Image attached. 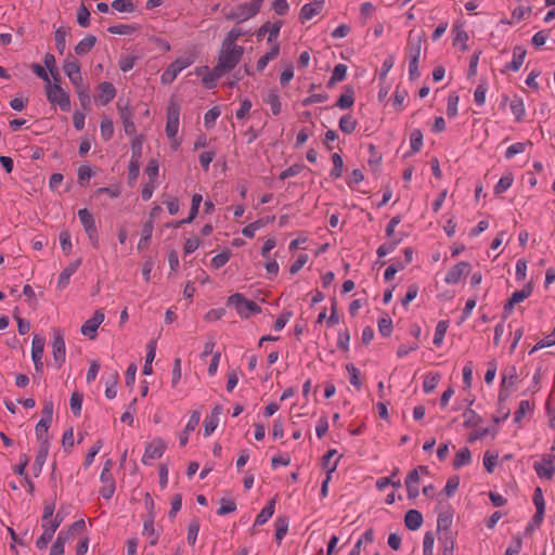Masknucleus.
Masks as SVG:
<instances>
[{"label":"nucleus","mask_w":555,"mask_h":555,"mask_svg":"<svg viewBox=\"0 0 555 555\" xmlns=\"http://www.w3.org/2000/svg\"><path fill=\"white\" fill-rule=\"evenodd\" d=\"M228 306H233L241 318L247 319L251 313H260L261 307L244 295L235 293L228 298Z\"/></svg>","instance_id":"obj_3"},{"label":"nucleus","mask_w":555,"mask_h":555,"mask_svg":"<svg viewBox=\"0 0 555 555\" xmlns=\"http://www.w3.org/2000/svg\"><path fill=\"white\" fill-rule=\"evenodd\" d=\"M398 470H399L398 468H395L390 477H382V478L377 479V481H376L377 489L382 491L389 485H391L395 488H400L401 487L400 479H397V480L393 479L395 476L398 474Z\"/></svg>","instance_id":"obj_37"},{"label":"nucleus","mask_w":555,"mask_h":555,"mask_svg":"<svg viewBox=\"0 0 555 555\" xmlns=\"http://www.w3.org/2000/svg\"><path fill=\"white\" fill-rule=\"evenodd\" d=\"M143 150V141L142 137H135L131 142V160L140 162Z\"/></svg>","instance_id":"obj_48"},{"label":"nucleus","mask_w":555,"mask_h":555,"mask_svg":"<svg viewBox=\"0 0 555 555\" xmlns=\"http://www.w3.org/2000/svg\"><path fill=\"white\" fill-rule=\"evenodd\" d=\"M80 264L81 259H76L75 261L68 263V266L60 273L57 281L59 289H64L65 287H67L70 276L78 270Z\"/></svg>","instance_id":"obj_17"},{"label":"nucleus","mask_w":555,"mask_h":555,"mask_svg":"<svg viewBox=\"0 0 555 555\" xmlns=\"http://www.w3.org/2000/svg\"><path fill=\"white\" fill-rule=\"evenodd\" d=\"M237 37H225L222 42L216 72H224L225 74L232 70L241 61L244 54V48L235 43Z\"/></svg>","instance_id":"obj_1"},{"label":"nucleus","mask_w":555,"mask_h":555,"mask_svg":"<svg viewBox=\"0 0 555 555\" xmlns=\"http://www.w3.org/2000/svg\"><path fill=\"white\" fill-rule=\"evenodd\" d=\"M526 54H527V51L522 47L516 46L513 49V60L504 66V72L505 70H512V72L519 70V68L521 67V65L524 63Z\"/></svg>","instance_id":"obj_20"},{"label":"nucleus","mask_w":555,"mask_h":555,"mask_svg":"<svg viewBox=\"0 0 555 555\" xmlns=\"http://www.w3.org/2000/svg\"><path fill=\"white\" fill-rule=\"evenodd\" d=\"M100 479L103 483L100 494L103 499H111L115 492V480L112 474H101Z\"/></svg>","instance_id":"obj_23"},{"label":"nucleus","mask_w":555,"mask_h":555,"mask_svg":"<svg viewBox=\"0 0 555 555\" xmlns=\"http://www.w3.org/2000/svg\"><path fill=\"white\" fill-rule=\"evenodd\" d=\"M325 0H313L302 5L300 11V20L307 22L320 14L324 8Z\"/></svg>","instance_id":"obj_13"},{"label":"nucleus","mask_w":555,"mask_h":555,"mask_svg":"<svg viewBox=\"0 0 555 555\" xmlns=\"http://www.w3.org/2000/svg\"><path fill=\"white\" fill-rule=\"evenodd\" d=\"M263 101L270 105L273 115L281 113L280 96L274 90L269 91Z\"/></svg>","instance_id":"obj_36"},{"label":"nucleus","mask_w":555,"mask_h":555,"mask_svg":"<svg viewBox=\"0 0 555 555\" xmlns=\"http://www.w3.org/2000/svg\"><path fill=\"white\" fill-rule=\"evenodd\" d=\"M463 416L465 418L464 426L465 427H476L481 421L480 416L472 409H467Z\"/></svg>","instance_id":"obj_49"},{"label":"nucleus","mask_w":555,"mask_h":555,"mask_svg":"<svg viewBox=\"0 0 555 555\" xmlns=\"http://www.w3.org/2000/svg\"><path fill=\"white\" fill-rule=\"evenodd\" d=\"M180 107L177 103L171 102L167 108L166 134L169 139L175 140L173 149L180 145V141L176 140L179 129Z\"/></svg>","instance_id":"obj_6"},{"label":"nucleus","mask_w":555,"mask_h":555,"mask_svg":"<svg viewBox=\"0 0 555 555\" xmlns=\"http://www.w3.org/2000/svg\"><path fill=\"white\" fill-rule=\"evenodd\" d=\"M54 532L48 528H43V533L37 539L36 546L40 550L47 547L48 543L52 540Z\"/></svg>","instance_id":"obj_63"},{"label":"nucleus","mask_w":555,"mask_h":555,"mask_svg":"<svg viewBox=\"0 0 555 555\" xmlns=\"http://www.w3.org/2000/svg\"><path fill=\"white\" fill-rule=\"evenodd\" d=\"M452 525V515L448 512H442L438 515L437 519V528L439 531L446 532L450 531V526Z\"/></svg>","instance_id":"obj_43"},{"label":"nucleus","mask_w":555,"mask_h":555,"mask_svg":"<svg viewBox=\"0 0 555 555\" xmlns=\"http://www.w3.org/2000/svg\"><path fill=\"white\" fill-rule=\"evenodd\" d=\"M378 331L384 337L390 336L392 332V321L389 317L379 319Z\"/></svg>","instance_id":"obj_57"},{"label":"nucleus","mask_w":555,"mask_h":555,"mask_svg":"<svg viewBox=\"0 0 555 555\" xmlns=\"http://www.w3.org/2000/svg\"><path fill=\"white\" fill-rule=\"evenodd\" d=\"M222 411H223L222 405L217 404V405L214 406V409L211 410L210 414H208L205 417V421H204V435L206 437L210 436L215 431V429L217 428V426L219 424V416L222 413Z\"/></svg>","instance_id":"obj_15"},{"label":"nucleus","mask_w":555,"mask_h":555,"mask_svg":"<svg viewBox=\"0 0 555 555\" xmlns=\"http://www.w3.org/2000/svg\"><path fill=\"white\" fill-rule=\"evenodd\" d=\"M423 40L422 37H414L408 41L406 55L409 62H418L422 55Z\"/></svg>","instance_id":"obj_19"},{"label":"nucleus","mask_w":555,"mask_h":555,"mask_svg":"<svg viewBox=\"0 0 555 555\" xmlns=\"http://www.w3.org/2000/svg\"><path fill=\"white\" fill-rule=\"evenodd\" d=\"M199 531V521L197 519H192L188 527V543L190 545H194L197 539V534Z\"/></svg>","instance_id":"obj_50"},{"label":"nucleus","mask_w":555,"mask_h":555,"mask_svg":"<svg viewBox=\"0 0 555 555\" xmlns=\"http://www.w3.org/2000/svg\"><path fill=\"white\" fill-rule=\"evenodd\" d=\"M438 540L441 544L442 555H454V538L451 531L440 533Z\"/></svg>","instance_id":"obj_26"},{"label":"nucleus","mask_w":555,"mask_h":555,"mask_svg":"<svg viewBox=\"0 0 555 555\" xmlns=\"http://www.w3.org/2000/svg\"><path fill=\"white\" fill-rule=\"evenodd\" d=\"M418 483H420V475L418 469H413L409 473L405 478V487L408 491L409 499H415L418 493Z\"/></svg>","instance_id":"obj_22"},{"label":"nucleus","mask_w":555,"mask_h":555,"mask_svg":"<svg viewBox=\"0 0 555 555\" xmlns=\"http://www.w3.org/2000/svg\"><path fill=\"white\" fill-rule=\"evenodd\" d=\"M138 56L135 55H121L119 59V68L122 72H128L133 68Z\"/></svg>","instance_id":"obj_52"},{"label":"nucleus","mask_w":555,"mask_h":555,"mask_svg":"<svg viewBox=\"0 0 555 555\" xmlns=\"http://www.w3.org/2000/svg\"><path fill=\"white\" fill-rule=\"evenodd\" d=\"M236 509V504L233 500H221V506L218 508L217 514L220 516L230 514Z\"/></svg>","instance_id":"obj_62"},{"label":"nucleus","mask_w":555,"mask_h":555,"mask_svg":"<svg viewBox=\"0 0 555 555\" xmlns=\"http://www.w3.org/2000/svg\"><path fill=\"white\" fill-rule=\"evenodd\" d=\"M263 0H250L247 3L240 4L227 13L228 18L237 23L245 22L254 17L260 10Z\"/></svg>","instance_id":"obj_4"},{"label":"nucleus","mask_w":555,"mask_h":555,"mask_svg":"<svg viewBox=\"0 0 555 555\" xmlns=\"http://www.w3.org/2000/svg\"><path fill=\"white\" fill-rule=\"evenodd\" d=\"M48 453H49V443H46V442L41 443L40 448L36 454L34 464H33V469L35 472V476H38L41 473L42 467L48 457Z\"/></svg>","instance_id":"obj_24"},{"label":"nucleus","mask_w":555,"mask_h":555,"mask_svg":"<svg viewBox=\"0 0 555 555\" xmlns=\"http://www.w3.org/2000/svg\"><path fill=\"white\" fill-rule=\"evenodd\" d=\"M305 166L302 164H294L291 167L286 168L280 173V179L285 180L287 178L299 175L304 170Z\"/></svg>","instance_id":"obj_54"},{"label":"nucleus","mask_w":555,"mask_h":555,"mask_svg":"<svg viewBox=\"0 0 555 555\" xmlns=\"http://www.w3.org/2000/svg\"><path fill=\"white\" fill-rule=\"evenodd\" d=\"M470 272V264L466 261H461L453 266L446 274L444 282L447 284H456L463 276Z\"/></svg>","instance_id":"obj_11"},{"label":"nucleus","mask_w":555,"mask_h":555,"mask_svg":"<svg viewBox=\"0 0 555 555\" xmlns=\"http://www.w3.org/2000/svg\"><path fill=\"white\" fill-rule=\"evenodd\" d=\"M332 160H333V169L331 170L330 176L333 179H338L341 177V173H343V168H344L343 158L338 153H334L332 155Z\"/></svg>","instance_id":"obj_42"},{"label":"nucleus","mask_w":555,"mask_h":555,"mask_svg":"<svg viewBox=\"0 0 555 555\" xmlns=\"http://www.w3.org/2000/svg\"><path fill=\"white\" fill-rule=\"evenodd\" d=\"M534 470L540 478L551 479L554 472V465L551 456L543 457L541 461L534 462Z\"/></svg>","instance_id":"obj_18"},{"label":"nucleus","mask_w":555,"mask_h":555,"mask_svg":"<svg viewBox=\"0 0 555 555\" xmlns=\"http://www.w3.org/2000/svg\"><path fill=\"white\" fill-rule=\"evenodd\" d=\"M99 99L103 105L109 103L116 95V89L112 82H102L99 86Z\"/></svg>","instance_id":"obj_27"},{"label":"nucleus","mask_w":555,"mask_h":555,"mask_svg":"<svg viewBox=\"0 0 555 555\" xmlns=\"http://www.w3.org/2000/svg\"><path fill=\"white\" fill-rule=\"evenodd\" d=\"M197 57L195 49L188 51L184 55L173 61L162 74L160 80L164 85L171 83L178 74L184 68L191 66Z\"/></svg>","instance_id":"obj_2"},{"label":"nucleus","mask_w":555,"mask_h":555,"mask_svg":"<svg viewBox=\"0 0 555 555\" xmlns=\"http://www.w3.org/2000/svg\"><path fill=\"white\" fill-rule=\"evenodd\" d=\"M448 326V321L443 320L438 322L434 336V344L436 346H440L442 344Z\"/></svg>","instance_id":"obj_45"},{"label":"nucleus","mask_w":555,"mask_h":555,"mask_svg":"<svg viewBox=\"0 0 555 555\" xmlns=\"http://www.w3.org/2000/svg\"><path fill=\"white\" fill-rule=\"evenodd\" d=\"M281 30V22L267 23L261 26L258 35H279Z\"/></svg>","instance_id":"obj_51"},{"label":"nucleus","mask_w":555,"mask_h":555,"mask_svg":"<svg viewBox=\"0 0 555 555\" xmlns=\"http://www.w3.org/2000/svg\"><path fill=\"white\" fill-rule=\"evenodd\" d=\"M52 353L54 363L61 367L65 362L66 349L64 335L60 328H53Z\"/></svg>","instance_id":"obj_9"},{"label":"nucleus","mask_w":555,"mask_h":555,"mask_svg":"<svg viewBox=\"0 0 555 555\" xmlns=\"http://www.w3.org/2000/svg\"><path fill=\"white\" fill-rule=\"evenodd\" d=\"M533 503L535 505L537 512L533 515L531 521L526 527V532L533 531L535 528H538L541 525V522L543 520L544 511H545V502H544L542 490L539 487L535 488V490L533 492Z\"/></svg>","instance_id":"obj_8"},{"label":"nucleus","mask_w":555,"mask_h":555,"mask_svg":"<svg viewBox=\"0 0 555 555\" xmlns=\"http://www.w3.org/2000/svg\"><path fill=\"white\" fill-rule=\"evenodd\" d=\"M230 256H231L230 250H225V251H222V253L216 255L211 259V266L215 269H219V268L223 267L229 261Z\"/></svg>","instance_id":"obj_60"},{"label":"nucleus","mask_w":555,"mask_h":555,"mask_svg":"<svg viewBox=\"0 0 555 555\" xmlns=\"http://www.w3.org/2000/svg\"><path fill=\"white\" fill-rule=\"evenodd\" d=\"M112 8L118 12H132L134 5L130 0H114Z\"/></svg>","instance_id":"obj_59"},{"label":"nucleus","mask_w":555,"mask_h":555,"mask_svg":"<svg viewBox=\"0 0 555 555\" xmlns=\"http://www.w3.org/2000/svg\"><path fill=\"white\" fill-rule=\"evenodd\" d=\"M459 95L451 93L448 96L447 115L449 117H455L457 114Z\"/></svg>","instance_id":"obj_55"},{"label":"nucleus","mask_w":555,"mask_h":555,"mask_svg":"<svg viewBox=\"0 0 555 555\" xmlns=\"http://www.w3.org/2000/svg\"><path fill=\"white\" fill-rule=\"evenodd\" d=\"M153 229H154V225H153V221L152 220H149V221H146L143 224V227H142V235H141V238H140L139 243H138V249L139 250L144 249V248H146L149 246L151 237H152Z\"/></svg>","instance_id":"obj_30"},{"label":"nucleus","mask_w":555,"mask_h":555,"mask_svg":"<svg viewBox=\"0 0 555 555\" xmlns=\"http://www.w3.org/2000/svg\"><path fill=\"white\" fill-rule=\"evenodd\" d=\"M513 183V177L511 175L502 177L496 185L494 186V193L501 194L511 188Z\"/></svg>","instance_id":"obj_61"},{"label":"nucleus","mask_w":555,"mask_h":555,"mask_svg":"<svg viewBox=\"0 0 555 555\" xmlns=\"http://www.w3.org/2000/svg\"><path fill=\"white\" fill-rule=\"evenodd\" d=\"M118 108H119V115H120V119L122 121L124 130H125L126 134H128V135L134 134L137 129H135V125L132 120V117H133L132 109L128 106H121L120 104H118Z\"/></svg>","instance_id":"obj_16"},{"label":"nucleus","mask_w":555,"mask_h":555,"mask_svg":"<svg viewBox=\"0 0 555 555\" xmlns=\"http://www.w3.org/2000/svg\"><path fill=\"white\" fill-rule=\"evenodd\" d=\"M78 217H79V220L89 237L91 245L94 248H98L99 247V234H98V229L95 225V220H94L93 215L87 208H82V209L78 210Z\"/></svg>","instance_id":"obj_7"},{"label":"nucleus","mask_w":555,"mask_h":555,"mask_svg":"<svg viewBox=\"0 0 555 555\" xmlns=\"http://www.w3.org/2000/svg\"><path fill=\"white\" fill-rule=\"evenodd\" d=\"M440 379V375L438 373L436 374H428L423 383V389L426 393H429L435 390Z\"/></svg>","instance_id":"obj_47"},{"label":"nucleus","mask_w":555,"mask_h":555,"mask_svg":"<svg viewBox=\"0 0 555 555\" xmlns=\"http://www.w3.org/2000/svg\"><path fill=\"white\" fill-rule=\"evenodd\" d=\"M203 72H207L206 75L203 76V83L207 89H212L217 86V81L225 75L224 72H216V66L212 67L211 70H208V66H202L196 69L197 75H202Z\"/></svg>","instance_id":"obj_14"},{"label":"nucleus","mask_w":555,"mask_h":555,"mask_svg":"<svg viewBox=\"0 0 555 555\" xmlns=\"http://www.w3.org/2000/svg\"><path fill=\"white\" fill-rule=\"evenodd\" d=\"M472 461V454L468 448L461 449L453 461V466L455 469L469 464Z\"/></svg>","instance_id":"obj_35"},{"label":"nucleus","mask_w":555,"mask_h":555,"mask_svg":"<svg viewBox=\"0 0 555 555\" xmlns=\"http://www.w3.org/2000/svg\"><path fill=\"white\" fill-rule=\"evenodd\" d=\"M347 66L345 64H337L332 73V77L327 82V87L332 88L337 82L343 81L346 78Z\"/></svg>","instance_id":"obj_34"},{"label":"nucleus","mask_w":555,"mask_h":555,"mask_svg":"<svg viewBox=\"0 0 555 555\" xmlns=\"http://www.w3.org/2000/svg\"><path fill=\"white\" fill-rule=\"evenodd\" d=\"M412 153L418 152L423 146V133L420 129H414L410 134Z\"/></svg>","instance_id":"obj_44"},{"label":"nucleus","mask_w":555,"mask_h":555,"mask_svg":"<svg viewBox=\"0 0 555 555\" xmlns=\"http://www.w3.org/2000/svg\"><path fill=\"white\" fill-rule=\"evenodd\" d=\"M50 424L51 423L40 420L36 425V428H35L36 437H37L38 441L40 442V444L43 442L49 443L48 429L50 427Z\"/></svg>","instance_id":"obj_40"},{"label":"nucleus","mask_w":555,"mask_h":555,"mask_svg":"<svg viewBox=\"0 0 555 555\" xmlns=\"http://www.w3.org/2000/svg\"><path fill=\"white\" fill-rule=\"evenodd\" d=\"M531 293H532L531 284L526 285L520 291L514 292L512 294L511 298L504 305V317L506 318L507 314H511L514 310L515 305L524 301L526 298H528L531 295Z\"/></svg>","instance_id":"obj_12"},{"label":"nucleus","mask_w":555,"mask_h":555,"mask_svg":"<svg viewBox=\"0 0 555 555\" xmlns=\"http://www.w3.org/2000/svg\"><path fill=\"white\" fill-rule=\"evenodd\" d=\"M423 524V515L417 509H410L404 516V525L410 530H417Z\"/></svg>","instance_id":"obj_25"},{"label":"nucleus","mask_w":555,"mask_h":555,"mask_svg":"<svg viewBox=\"0 0 555 555\" xmlns=\"http://www.w3.org/2000/svg\"><path fill=\"white\" fill-rule=\"evenodd\" d=\"M99 325H96L91 319L87 320L81 326V333L89 338H94Z\"/></svg>","instance_id":"obj_64"},{"label":"nucleus","mask_w":555,"mask_h":555,"mask_svg":"<svg viewBox=\"0 0 555 555\" xmlns=\"http://www.w3.org/2000/svg\"><path fill=\"white\" fill-rule=\"evenodd\" d=\"M114 134V126L111 119L104 118L101 121V135L105 141H108Z\"/></svg>","instance_id":"obj_53"},{"label":"nucleus","mask_w":555,"mask_h":555,"mask_svg":"<svg viewBox=\"0 0 555 555\" xmlns=\"http://www.w3.org/2000/svg\"><path fill=\"white\" fill-rule=\"evenodd\" d=\"M68 539V533L61 531L50 548V555H64V545Z\"/></svg>","instance_id":"obj_38"},{"label":"nucleus","mask_w":555,"mask_h":555,"mask_svg":"<svg viewBox=\"0 0 555 555\" xmlns=\"http://www.w3.org/2000/svg\"><path fill=\"white\" fill-rule=\"evenodd\" d=\"M166 447L165 441L160 438H156L152 442L147 443L142 457V463L144 465H149L151 464V461L162 457Z\"/></svg>","instance_id":"obj_10"},{"label":"nucleus","mask_w":555,"mask_h":555,"mask_svg":"<svg viewBox=\"0 0 555 555\" xmlns=\"http://www.w3.org/2000/svg\"><path fill=\"white\" fill-rule=\"evenodd\" d=\"M274 525H275V539L278 542H280L287 533L288 519L286 517L280 516L276 518Z\"/></svg>","instance_id":"obj_39"},{"label":"nucleus","mask_w":555,"mask_h":555,"mask_svg":"<svg viewBox=\"0 0 555 555\" xmlns=\"http://www.w3.org/2000/svg\"><path fill=\"white\" fill-rule=\"evenodd\" d=\"M146 357H145V363H144V366H143V374L144 375H150L152 374L153 372V369H152V362L155 358V354H156V341L155 340H151L147 346H146Z\"/></svg>","instance_id":"obj_29"},{"label":"nucleus","mask_w":555,"mask_h":555,"mask_svg":"<svg viewBox=\"0 0 555 555\" xmlns=\"http://www.w3.org/2000/svg\"><path fill=\"white\" fill-rule=\"evenodd\" d=\"M43 63L47 67V69L50 72L51 76L53 77L54 81H60V75L57 70H55V57L51 53H46L43 57Z\"/></svg>","instance_id":"obj_46"},{"label":"nucleus","mask_w":555,"mask_h":555,"mask_svg":"<svg viewBox=\"0 0 555 555\" xmlns=\"http://www.w3.org/2000/svg\"><path fill=\"white\" fill-rule=\"evenodd\" d=\"M555 345V336H554V333L547 335L546 337H544L543 339L539 340L533 347L532 349L530 350V354H532L533 352L542 349V348H545V347H552Z\"/></svg>","instance_id":"obj_58"},{"label":"nucleus","mask_w":555,"mask_h":555,"mask_svg":"<svg viewBox=\"0 0 555 555\" xmlns=\"http://www.w3.org/2000/svg\"><path fill=\"white\" fill-rule=\"evenodd\" d=\"M60 81H55L53 85H47V99L52 104H57L64 112L69 111L70 100L67 92L59 85Z\"/></svg>","instance_id":"obj_5"},{"label":"nucleus","mask_w":555,"mask_h":555,"mask_svg":"<svg viewBox=\"0 0 555 555\" xmlns=\"http://www.w3.org/2000/svg\"><path fill=\"white\" fill-rule=\"evenodd\" d=\"M357 120L351 114H346L339 119V129L347 134L352 133L357 128Z\"/></svg>","instance_id":"obj_32"},{"label":"nucleus","mask_w":555,"mask_h":555,"mask_svg":"<svg viewBox=\"0 0 555 555\" xmlns=\"http://www.w3.org/2000/svg\"><path fill=\"white\" fill-rule=\"evenodd\" d=\"M274 509H275V500L272 499L257 515V517L255 519L254 527L261 526L264 522H267L274 514Z\"/></svg>","instance_id":"obj_28"},{"label":"nucleus","mask_w":555,"mask_h":555,"mask_svg":"<svg viewBox=\"0 0 555 555\" xmlns=\"http://www.w3.org/2000/svg\"><path fill=\"white\" fill-rule=\"evenodd\" d=\"M95 37H85L76 47L75 52L78 55L88 53L95 44Z\"/></svg>","instance_id":"obj_41"},{"label":"nucleus","mask_w":555,"mask_h":555,"mask_svg":"<svg viewBox=\"0 0 555 555\" xmlns=\"http://www.w3.org/2000/svg\"><path fill=\"white\" fill-rule=\"evenodd\" d=\"M199 420H201V412L193 411L191 413L190 420H189L183 433L179 437L180 446L184 447L188 443L189 435L191 431H193L197 427Z\"/></svg>","instance_id":"obj_21"},{"label":"nucleus","mask_w":555,"mask_h":555,"mask_svg":"<svg viewBox=\"0 0 555 555\" xmlns=\"http://www.w3.org/2000/svg\"><path fill=\"white\" fill-rule=\"evenodd\" d=\"M92 177V169L90 166L82 165L78 169V183L86 185Z\"/></svg>","instance_id":"obj_56"},{"label":"nucleus","mask_w":555,"mask_h":555,"mask_svg":"<svg viewBox=\"0 0 555 555\" xmlns=\"http://www.w3.org/2000/svg\"><path fill=\"white\" fill-rule=\"evenodd\" d=\"M46 340L43 337L35 335L31 344V358L33 360H41L43 357Z\"/></svg>","instance_id":"obj_31"},{"label":"nucleus","mask_w":555,"mask_h":555,"mask_svg":"<svg viewBox=\"0 0 555 555\" xmlns=\"http://www.w3.org/2000/svg\"><path fill=\"white\" fill-rule=\"evenodd\" d=\"M354 103L353 90L350 87H346V93L341 94L336 101L335 106L340 109H347L351 107Z\"/></svg>","instance_id":"obj_33"}]
</instances>
